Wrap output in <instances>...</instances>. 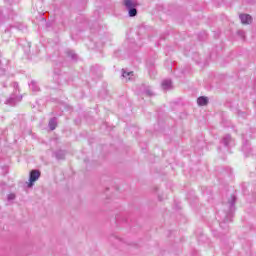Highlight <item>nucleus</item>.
Here are the masks:
<instances>
[{
    "label": "nucleus",
    "mask_w": 256,
    "mask_h": 256,
    "mask_svg": "<svg viewBox=\"0 0 256 256\" xmlns=\"http://www.w3.org/2000/svg\"><path fill=\"white\" fill-rule=\"evenodd\" d=\"M122 77L124 79H128V81H131L132 77H133V71H127L125 69H122Z\"/></svg>",
    "instance_id": "obj_14"
},
{
    "label": "nucleus",
    "mask_w": 256,
    "mask_h": 256,
    "mask_svg": "<svg viewBox=\"0 0 256 256\" xmlns=\"http://www.w3.org/2000/svg\"><path fill=\"white\" fill-rule=\"evenodd\" d=\"M54 75H55V79H56L57 81H59V83H61V79H63V75H62V73H61V70L55 68V69H54Z\"/></svg>",
    "instance_id": "obj_16"
},
{
    "label": "nucleus",
    "mask_w": 256,
    "mask_h": 256,
    "mask_svg": "<svg viewBox=\"0 0 256 256\" xmlns=\"http://www.w3.org/2000/svg\"><path fill=\"white\" fill-rule=\"evenodd\" d=\"M29 88L31 89V91H33V93H39V91H41L39 84H37V82L35 80H32L29 83Z\"/></svg>",
    "instance_id": "obj_11"
},
{
    "label": "nucleus",
    "mask_w": 256,
    "mask_h": 256,
    "mask_svg": "<svg viewBox=\"0 0 256 256\" xmlns=\"http://www.w3.org/2000/svg\"><path fill=\"white\" fill-rule=\"evenodd\" d=\"M203 35H204V37H207V34L205 32L203 33Z\"/></svg>",
    "instance_id": "obj_27"
},
{
    "label": "nucleus",
    "mask_w": 256,
    "mask_h": 256,
    "mask_svg": "<svg viewBox=\"0 0 256 256\" xmlns=\"http://www.w3.org/2000/svg\"><path fill=\"white\" fill-rule=\"evenodd\" d=\"M143 87V93L144 95H147V97H153L155 93H153V90H151L150 86H142Z\"/></svg>",
    "instance_id": "obj_15"
},
{
    "label": "nucleus",
    "mask_w": 256,
    "mask_h": 256,
    "mask_svg": "<svg viewBox=\"0 0 256 256\" xmlns=\"http://www.w3.org/2000/svg\"><path fill=\"white\" fill-rule=\"evenodd\" d=\"M173 87V82L171 81V79H166L162 81V89H164V91H169V89H171Z\"/></svg>",
    "instance_id": "obj_10"
},
{
    "label": "nucleus",
    "mask_w": 256,
    "mask_h": 256,
    "mask_svg": "<svg viewBox=\"0 0 256 256\" xmlns=\"http://www.w3.org/2000/svg\"><path fill=\"white\" fill-rule=\"evenodd\" d=\"M198 37H199L200 41H203V38H201V35H199Z\"/></svg>",
    "instance_id": "obj_25"
},
{
    "label": "nucleus",
    "mask_w": 256,
    "mask_h": 256,
    "mask_svg": "<svg viewBox=\"0 0 256 256\" xmlns=\"http://www.w3.org/2000/svg\"><path fill=\"white\" fill-rule=\"evenodd\" d=\"M220 143L227 147V149L234 145L233 138L229 134L224 135Z\"/></svg>",
    "instance_id": "obj_6"
},
{
    "label": "nucleus",
    "mask_w": 256,
    "mask_h": 256,
    "mask_svg": "<svg viewBox=\"0 0 256 256\" xmlns=\"http://www.w3.org/2000/svg\"><path fill=\"white\" fill-rule=\"evenodd\" d=\"M159 201H162L161 197H159Z\"/></svg>",
    "instance_id": "obj_28"
},
{
    "label": "nucleus",
    "mask_w": 256,
    "mask_h": 256,
    "mask_svg": "<svg viewBox=\"0 0 256 256\" xmlns=\"http://www.w3.org/2000/svg\"><path fill=\"white\" fill-rule=\"evenodd\" d=\"M240 21L243 25H251L253 18L249 14H240Z\"/></svg>",
    "instance_id": "obj_7"
},
{
    "label": "nucleus",
    "mask_w": 256,
    "mask_h": 256,
    "mask_svg": "<svg viewBox=\"0 0 256 256\" xmlns=\"http://www.w3.org/2000/svg\"><path fill=\"white\" fill-rule=\"evenodd\" d=\"M48 125L51 131H55L57 129V117L51 118Z\"/></svg>",
    "instance_id": "obj_13"
},
{
    "label": "nucleus",
    "mask_w": 256,
    "mask_h": 256,
    "mask_svg": "<svg viewBox=\"0 0 256 256\" xmlns=\"http://www.w3.org/2000/svg\"><path fill=\"white\" fill-rule=\"evenodd\" d=\"M238 117H242V119H245L247 117V112H243L241 110L237 111Z\"/></svg>",
    "instance_id": "obj_19"
},
{
    "label": "nucleus",
    "mask_w": 256,
    "mask_h": 256,
    "mask_svg": "<svg viewBox=\"0 0 256 256\" xmlns=\"http://www.w3.org/2000/svg\"><path fill=\"white\" fill-rule=\"evenodd\" d=\"M113 239H114L115 241H117L118 243H121V238H119V237H117V236H111L110 241H113Z\"/></svg>",
    "instance_id": "obj_21"
},
{
    "label": "nucleus",
    "mask_w": 256,
    "mask_h": 256,
    "mask_svg": "<svg viewBox=\"0 0 256 256\" xmlns=\"http://www.w3.org/2000/svg\"><path fill=\"white\" fill-rule=\"evenodd\" d=\"M21 96L17 94H12L10 97L6 100V105H10L11 107H15L19 101H21Z\"/></svg>",
    "instance_id": "obj_5"
},
{
    "label": "nucleus",
    "mask_w": 256,
    "mask_h": 256,
    "mask_svg": "<svg viewBox=\"0 0 256 256\" xmlns=\"http://www.w3.org/2000/svg\"><path fill=\"white\" fill-rule=\"evenodd\" d=\"M197 103L200 107H205L209 103V98L207 96H200L197 99Z\"/></svg>",
    "instance_id": "obj_12"
},
{
    "label": "nucleus",
    "mask_w": 256,
    "mask_h": 256,
    "mask_svg": "<svg viewBox=\"0 0 256 256\" xmlns=\"http://www.w3.org/2000/svg\"><path fill=\"white\" fill-rule=\"evenodd\" d=\"M52 156H54L57 161H63L65 160V150H56L53 152Z\"/></svg>",
    "instance_id": "obj_9"
},
{
    "label": "nucleus",
    "mask_w": 256,
    "mask_h": 256,
    "mask_svg": "<svg viewBox=\"0 0 256 256\" xmlns=\"http://www.w3.org/2000/svg\"><path fill=\"white\" fill-rule=\"evenodd\" d=\"M213 234H214V237H221V235L217 234V231H214Z\"/></svg>",
    "instance_id": "obj_23"
},
{
    "label": "nucleus",
    "mask_w": 256,
    "mask_h": 256,
    "mask_svg": "<svg viewBox=\"0 0 256 256\" xmlns=\"http://www.w3.org/2000/svg\"><path fill=\"white\" fill-rule=\"evenodd\" d=\"M15 194L11 193V194H8L7 196V201H15Z\"/></svg>",
    "instance_id": "obj_20"
},
{
    "label": "nucleus",
    "mask_w": 256,
    "mask_h": 256,
    "mask_svg": "<svg viewBox=\"0 0 256 256\" xmlns=\"http://www.w3.org/2000/svg\"><path fill=\"white\" fill-rule=\"evenodd\" d=\"M238 35H241V37H244L245 32L240 30V31H238Z\"/></svg>",
    "instance_id": "obj_22"
},
{
    "label": "nucleus",
    "mask_w": 256,
    "mask_h": 256,
    "mask_svg": "<svg viewBox=\"0 0 256 256\" xmlns=\"http://www.w3.org/2000/svg\"><path fill=\"white\" fill-rule=\"evenodd\" d=\"M235 203H237V196L232 195L231 200L228 201V210L225 212L223 220L220 222V227L225 229V231H229V225L227 223H231L233 221V214L235 213Z\"/></svg>",
    "instance_id": "obj_1"
},
{
    "label": "nucleus",
    "mask_w": 256,
    "mask_h": 256,
    "mask_svg": "<svg viewBox=\"0 0 256 256\" xmlns=\"http://www.w3.org/2000/svg\"><path fill=\"white\" fill-rule=\"evenodd\" d=\"M14 87L17 89V87H19V84L17 82H15Z\"/></svg>",
    "instance_id": "obj_24"
},
{
    "label": "nucleus",
    "mask_w": 256,
    "mask_h": 256,
    "mask_svg": "<svg viewBox=\"0 0 256 256\" xmlns=\"http://www.w3.org/2000/svg\"><path fill=\"white\" fill-rule=\"evenodd\" d=\"M194 147L195 149H203L205 147V141L199 140Z\"/></svg>",
    "instance_id": "obj_17"
},
{
    "label": "nucleus",
    "mask_w": 256,
    "mask_h": 256,
    "mask_svg": "<svg viewBox=\"0 0 256 256\" xmlns=\"http://www.w3.org/2000/svg\"><path fill=\"white\" fill-rule=\"evenodd\" d=\"M3 59L0 58V75H3L5 73V64L3 63Z\"/></svg>",
    "instance_id": "obj_18"
},
{
    "label": "nucleus",
    "mask_w": 256,
    "mask_h": 256,
    "mask_svg": "<svg viewBox=\"0 0 256 256\" xmlns=\"http://www.w3.org/2000/svg\"><path fill=\"white\" fill-rule=\"evenodd\" d=\"M66 56L68 59H70V61H73V63H77V61H79V56L73 50H67Z\"/></svg>",
    "instance_id": "obj_8"
},
{
    "label": "nucleus",
    "mask_w": 256,
    "mask_h": 256,
    "mask_svg": "<svg viewBox=\"0 0 256 256\" xmlns=\"http://www.w3.org/2000/svg\"><path fill=\"white\" fill-rule=\"evenodd\" d=\"M243 145H242V151L246 155V157H249V155H253V148H251V144H249V141L245 140V134H243Z\"/></svg>",
    "instance_id": "obj_4"
},
{
    "label": "nucleus",
    "mask_w": 256,
    "mask_h": 256,
    "mask_svg": "<svg viewBox=\"0 0 256 256\" xmlns=\"http://www.w3.org/2000/svg\"><path fill=\"white\" fill-rule=\"evenodd\" d=\"M0 15H2V17H4L3 12H1V11H0Z\"/></svg>",
    "instance_id": "obj_26"
},
{
    "label": "nucleus",
    "mask_w": 256,
    "mask_h": 256,
    "mask_svg": "<svg viewBox=\"0 0 256 256\" xmlns=\"http://www.w3.org/2000/svg\"><path fill=\"white\" fill-rule=\"evenodd\" d=\"M124 6L128 11L129 17H137V6L132 0H124Z\"/></svg>",
    "instance_id": "obj_2"
},
{
    "label": "nucleus",
    "mask_w": 256,
    "mask_h": 256,
    "mask_svg": "<svg viewBox=\"0 0 256 256\" xmlns=\"http://www.w3.org/2000/svg\"><path fill=\"white\" fill-rule=\"evenodd\" d=\"M39 177H41V171L39 170L30 171L28 187L29 188L33 187V185H35V181H37Z\"/></svg>",
    "instance_id": "obj_3"
}]
</instances>
